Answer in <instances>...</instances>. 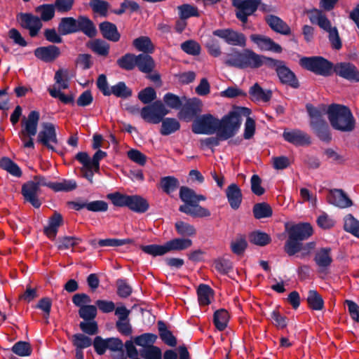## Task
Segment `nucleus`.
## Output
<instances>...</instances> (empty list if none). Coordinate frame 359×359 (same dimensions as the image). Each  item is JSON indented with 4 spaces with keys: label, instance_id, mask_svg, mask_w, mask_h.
<instances>
[{
    "label": "nucleus",
    "instance_id": "18",
    "mask_svg": "<svg viewBox=\"0 0 359 359\" xmlns=\"http://www.w3.org/2000/svg\"><path fill=\"white\" fill-rule=\"evenodd\" d=\"M333 73L350 82L359 81V71L353 64L349 62L334 64Z\"/></svg>",
    "mask_w": 359,
    "mask_h": 359
},
{
    "label": "nucleus",
    "instance_id": "32",
    "mask_svg": "<svg viewBox=\"0 0 359 359\" xmlns=\"http://www.w3.org/2000/svg\"><path fill=\"white\" fill-rule=\"evenodd\" d=\"M250 99L254 102H269L272 97L271 90H264L258 83H255L249 89Z\"/></svg>",
    "mask_w": 359,
    "mask_h": 359
},
{
    "label": "nucleus",
    "instance_id": "4",
    "mask_svg": "<svg viewBox=\"0 0 359 359\" xmlns=\"http://www.w3.org/2000/svg\"><path fill=\"white\" fill-rule=\"evenodd\" d=\"M229 67L238 69H258L265 65L269 68L278 69L284 61L259 55L250 49H245L243 52L236 51L231 57L224 62Z\"/></svg>",
    "mask_w": 359,
    "mask_h": 359
},
{
    "label": "nucleus",
    "instance_id": "11",
    "mask_svg": "<svg viewBox=\"0 0 359 359\" xmlns=\"http://www.w3.org/2000/svg\"><path fill=\"white\" fill-rule=\"evenodd\" d=\"M40 114L38 111H31L27 118L24 117L22 121V129L19 132V137L25 148L34 149L32 137L37 133L38 123Z\"/></svg>",
    "mask_w": 359,
    "mask_h": 359
},
{
    "label": "nucleus",
    "instance_id": "50",
    "mask_svg": "<svg viewBox=\"0 0 359 359\" xmlns=\"http://www.w3.org/2000/svg\"><path fill=\"white\" fill-rule=\"evenodd\" d=\"M344 229L346 232L359 238V221L351 214H348L344 217Z\"/></svg>",
    "mask_w": 359,
    "mask_h": 359
},
{
    "label": "nucleus",
    "instance_id": "63",
    "mask_svg": "<svg viewBox=\"0 0 359 359\" xmlns=\"http://www.w3.org/2000/svg\"><path fill=\"white\" fill-rule=\"evenodd\" d=\"M97 309L95 305H87L79 309V316L83 321L93 320L97 316Z\"/></svg>",
    "mask_w": 359,
    "mask_h": 359
},
{
    "label": "nucleus",
    "instance_id": "16",
    "mask_svg": "<svg viewBox=\"0 0 359 359\" xmlns=\"http://www.w3.org/2000/svg\"><path fill=\"white\" fill-rule=\"evenodd\" d=\"M16 19L21 27L29 30L31 37L37 36L43 27L41 19L30 13H20L17 15Z\"/></svg>",
    "mask_w": 359,
    "mask_h": 359
},
{
    "label": "nucleus",
    "instance_id": "5",
    "mask_svg": "<svg viewBox=\"0 0 359 359\" xmlns=\"http://www.w3.org/2000/svg\"><path fill=\"white\" fill-rule=\"evenodd\" d=\"M251 110L245 107H236L220 120L218 119L219 137L226 140L235 136L242 123V116L250 115Z\"/></svg>",
    "mask_w": 359,
    "mask_h": 359
},
{
    "label": "nucleus",
    "instance_id": "23",
    "mask_svg": "<svg viewBox=\"0 0 359 359\" xmlns=\"http://www.w3.org/2000/svg\"><path fill=\"white\" fill-rule=\"evenodd\" d=\"M83 32L89 38L97 35V29L93 22L86 15H79L76 18L75 33Z\"/></svg>",
    "mask_w": 359,
    "mask_h": 359
},
{
    "label": "nucleus",
    "instance_id": "29",
    "mask_svg": "<svg viewBox=\"0 0 359 359\" xmlns=\"http://www.w3.org/2000/svg\"><path fill=\"white\" fill-rule=\"evenodd\" d=\"M48 226L43 229L44 234L50 239H55L58 232L59 227L63 224L62 215L55 212L48 219Z\"/></svg>",
    "mask_w": 359,
    "mask_h": 359
},
{
    "label": "nucleus",
    "instance_id": "48",
    "mask_svg": "<svg viewBox=\"0 0 359 359\" xmlns=\"http://www.w3.org/2000/svg\"><path fill=\"white\" fill-rule=\"evenodd\" d=\"M161 188L167 194H170L175 191L180 185L179 180L173 176H166L161 178Z\"/></svg>",
    "mask_w": 359,
    "mask_h": 359
},
{
    "label": "nucleus",
    "instance_id": "35",
    "mask_svg": "<svg viewBox=\"0 0 359 359\" xmlns=\"http://www.w3.org/2000/svg\"><path fill=\"white\" fill-rule=\"evenodd\" d=\"M157 326L161 339L169 346H176L177 344V338L173 335L172 332L168 329L166 323L163 320H158Z\"/></svg>",
    "mask_w": 359,
    "mask_h": 359
},
{
    "label": "nucleus",
    "instance_id": "1",
    "mask_svg": "<svg viewBox=\"0 0 359 359\" xmlns=\"http://www.w3.org/2000/svg\"><path fill=\"white\" fill-rule=\"evenodd\" d=\"M285 232L287 233V239L284 245V251L289 256L301 252V257L304 258L310 255L316 248V243L314 241L303 243L313 233V229L310 223L299 222L291 226L286 224Z\"/></svg>",
    "mask_w": 359,
    "mask_h": 359
},
{
    "label": "nucleus",
    "instance_id": "49",
    "mask_svg": "<svg viewBox=\"0 0 359 359\" xmlns=\"http://www.w3.org/2000/svg\"><path fill=\"white\" fill-rule=\"evenodd\" d=\"M175 227L177 234L182 237H191L196 233V230L194 225L183 221L176 222Z\"/></svg>",
    "mask_w": 359,
    "mask_h": 359
},
{
    "label": "nucleus",
    "instance_id": "22",
    "mask_svg": "<svg viewBox=\"0 0 359 359\" xmlns=\"http://www.w3.org/2000/svg\"><path fill=\"white\" fill-rule=\"evenodd\" d=\"M34 55L39 60L45 62H51L55 60L60 55V48L55 45L41 46L36 48L34 51Z\"/></svg>",
    "mask_w": 359,
    "mask_h": 359
},
{
    "label": "nucleus",
    "instance_id": "15",
    "mask_svg": "<svg viewBox=\"0 0 359 359\" xmlns=\"http://www.w3.org/2000/svg\"><path fill=\"white\" fill-rule=\"evenodd\" d=\"M215 36L224 40L227 44L233 46L245 47L246 37L244 34L238 32L231 28L217 29L212 32Z\"/></svg>",
    "mask_w": 359,
    "mask_h": 359
},
{
    "label": "nucleus",
    "instance_id": "39",
    "mask_svg": "<svg viewBox=\"0 0 359 359\" xmlns=\"http://www.w3.org/2000/svg\"><path fill=\"white\" fill-rule=\"evenodd\" d=\"M87 46L93 52L101 56H107L109 53V44L100 39H95L89 41Z\"/></svg>",
    "mask_w": 359,
    "mask_h": 359
},
{
    "label": "nucleus",
    "instance_id": "6",
    "mask_svg": "<svg viewBox=\"0 0 359 359\" xmlns=\"http://www.w3.org/2000/svg\"><path fill=\"white\" fill-rule=\"evenodd\" d=\"M327 114L332 127L341 132L349 133L355 127V120L351 109L342 104H332Z\"/></svg>",
    "mask_w": 359,
    "mask_h": 359
},
{
    "label": "nucleus",
    "instance_id": "26",
    "mask_svg": "<svg viewBox=\"0 0 359 359\" xmlns=\"http://www.w3.org/2000/svg\"><path fill=\"white\" fill-rule=\"evenodd\" d=\"M265 21L273 32L285 36L291 34L290 26L278 16L267 15Z\"/></svg>",
    "mask_w": 359,
    "mask_h": 359
},
{
    "label": "nucleus",
    "instance_id": "13",
    "mask_svg": "<svg viewBox=\"0 0 359 359\" xmlns=\"http://www.w3.org/2000/svg\"><path fill=\"white\" fill-rule=\"evenodd\" d=\"M191 130L195 134L212 135L218 131V118L210 114L197 116L193 121Z\"/></svg>",
    "mask_w": 359,
    "mask_h": 359
},
{
    "label": "nucleus",
    "instance_id": "52",
    "mask_svg": "<svg viewBox=\"0 0 359 359\" xmlns=\"http://www.w3.org/2000/svg\"><path fill=\"white\" fill-rule=\"evenodd\" d=\"M82 240L76 236H62L59 237L57 241V248L58 250H63L69 249L79 245Z\"/></svg>",
    "mask_w": 359,
    "mask_h": 359
},
{
    "label": "nucleus",
    "instance_id": "45",
    "mask_svg": "<svg viewBox=\"0 0 359 359\" xmlns=\"http://www.w3.org/2000/svg\"><path fill=\"white\" fill-rule=\"evenodd\" d=\"M252 212L255 218L257 219L270 217L273 215L271 207L265 202L255 204Z\"/></svg>",
    "mask_w": 359,
    "mask_h": 359
},
{
    "label": "nucleus",
    "instance_id": "33",
    "mask_svg": "<svg viewBox=\"0 0 359 359\" xmlns=\"http://www.w3.org/2000/svg\"><path fill=\"white\" fill-rule=\"evenodd\" d=\"M128 208L137 213H144L149 208L147 199L140 195H130Z\"/></svg>",
    "mask_w": 359,
    "mask_h": 359
},
{
    "label": "nucleus",
    "instance_id": "55",
    "mask_svg": "<svg viewBox=\"0 0 359 359\" xmlns=\"http://www.w3.org/2000/svg\"><path fill=\"white\" fill-rule=\"evenodd\" d=\"M140 354L144 359H162L161 349L154 345L140 349Z\"/></svg>",
    "mask_w": 359,
    "mask_h": 359
},
{
    "label": "nucleus",
    "instance_id": "28",
    "mask_svg": "<svg viewBox=\"0 0 359 359\" xmlns=\"http://www.w3.org/2000/svg\"><path fill=\"white\" fill-rule=\"evenodd\" d=\"M276 69V74L280 79V81L283 83L290 86L293 88H298L299 87V83L294 73L285 65V62L278 67Z\"/></svg>",
    "mask_w": 359,
    "mask_h": 359
},
{
    "label": "nucleus",
    "instance_id": "24",
    "mask_svg": "<svg viewBox=\"0 0 359 359\" xmlns=\"http://www.w3.org/2000/svg\"><path fill=\"white\" fill-rule=\"evenodd\" d=\"M329 203L340 208H346L352 205V201L342 189L331 190L327 195Z\"/></svg>",
    "mask_w": 359,
    "mask_h": 359
},
{
    "label": "nucleus",
    "instance_id": "9",
    "mask_svg": "<svg viewBox=\"0 0 359 359\" xmlns=\"http://www.w3.org/2000/svg\"><path fill=\"white\" fill-rule=\"evenodd\" d=\"M192 245L189 238H176L171 239L163 245L151 244L141 245L140 249L145 253L153 257L163 256L171 251L184 250Z\"/></svg>",
    "mask_w": 359,
    "mask_h": 359
},
{
    "label": "nucleus",
    "instance_id": "34",
    "mask_svg": "<svg viewBox=\"0 0 359 359\" xmlns=\"http://www.w3.org/2000/svg\"><path fill=\"white\" fill-rule=\"evenodd\" d=\"M136 64L138 69L146 74L151 73L155 68V62L149 53H140L137 55Z\"/></svg>",
    "mask_w": 359,
    "mask_h": 359
},
{
    "label": "nucleus",
    "instance_id": "2",
    "mask_svg": "<svg viewBox=\"0 0 359 359\" xmlns=\"http://www.w3.org/2000/svg\"><path fill=\"white\" fill-rule=\"evenodd\" d=\"M47 187L55 192H69L76 189L77 184L74 180H62V182H52L43 175H35L34 180L28 181L22 186L21 193L25 201L29 202L35 208H39L41 201L37 194L40 187Z\"/></svg>",
    "mask_w": 359,
    "mask_h": 359
},
{
    "label": "nucleus",
    "instance_id": "31",
    "mask_svg": "<svg viewBox=\"0 0 359 359\" xmlns=\"http://www.w3.org/2000/svg\"><path fill=\"white\" fill-rule=\"evenodd\" d=\"M100 31L102 36L111 41L117 42L121 37L115 24L104 21L99 25Z\"/></svg>",
    "mask_w": 359,
    "mask_h": 359
},
{
    "label": "nucleus",
    "instance_id": "58",
    "mask_svg": "<svg viewBox=\"0 0 359 359\" xmlns=\"http://www.w3.org/2000/svg\"><path fill=\"white\" fill-rule=\"evenodd\" d=\"M107 198L117 207H127L130 195L123 194L118 191L107 194Z\"/></svg>",
    "mask_w": 359,
    "mask_h": 359
},
{
    "label": "nucleus",
    "instance_id": "43",
    "mask_svg": "<svg viewBox=\"0 0 359 359\" xmlns=\"http://www.w3.org/2000/svg\"><path fill=\"white\" fill-rule=\"evenodd\" d=\"M136 58V55L128 53L116 60V65L123 70L132 71L137 66Z\"/></svg>",
    "mask_w": 359,
    "mask_h": 359
},
{
    "label": "nucleus",
    "instance_id": "8",
    "mask_svg": "<svg viewBox=\"0 0 359 359\" xmlns=\"http://www.w3.org/2000/svg\"><path fill=\"white\" fill-rule=\"evenodd\" d=\"M179 196L181 201L184 202V204L179 207L180 212L194 218H203L210 216L211 212L208 209L200 205H196V191L194 189L182 186L180 189Z\"/></svg>",
    "mask_w": 359,
    "mask_h": 359
},
{
    "label": "nucleus",
    "instance_id": "10",
    "mask_svg": "<svg viewBox=\"0 0 359 359\" xmlns=\"http://www.w3.org/2000/svg\"><path fill=\"white\" fill-rule=\"evenodd\" d=\"M299 65L302 68L324 77L333 74L334 64L322 56L303 57L299 60Z\"/></svg>",
    "mask_w": 359,
    "mask_h": 359
},
{
    "label": "nucleus",
    "instance_id": "7",
    "mask_svg": "<svg viewBox=\"0 0 359 359\" xmlns=\"http://www.w3.org/2000/svg\"><path fill=\"white\" fill-rule=\"evenodd\" d=\"M306 109L310 118V127L318 138L323 142L329 143L332 140V134L327 122L323 118L325 109H320L313 104H306Z\"/></svg>",
    "mask_w": 359,
    "mask_h": 359
},
{
    "label": "nucleus",
    "instance_id": "14",
    "mask_svg": "<svg viewBox=\"0 0 359 359\" xmlns=\"http://www.w3.org/2000/svg\"><path fill=\"white\" fill-rule=\"evenodd\" d=\"M236 8V17L243 24L248 21V17L257 11L262 0H231Z\"/></svg>",
    "mask_w": 359,
    "mask_h": 359
},
{
    "label": "nucleus",
    "instance_id": "57",
    "mask_svg": "<svg viewBox=\"0 0 359 359\" xmlns=\"http://www.w3.org/2000/svg\"><path fill=\"white\" fill-rule=\"evenodd\" d=\"M89 6L95 13L106 17L108 14L109 3L104 0H91Z\"/></svg>",
    "mask_w": 359,
    "mask_h": 359
},
{
    "label": "nucleus",
    "instance_id": "3",
    "mask_svg": "<svg viewBox=\"0 0 359 359\" xmlns=\"http://www.w3.org/2000/svg\"><path fill=\"white\" fill-rule=\"evenodd\" d=\"M170 111L161 100H156L142 108L141 117L147 123L158 124L162 123L160 133L162 135H169L180 128V122L175 118H165Z\"/></svg>",
    "mask_w": 359,
    "mask_h": 359
},
{
    "label": "nucleus",
    "instance_id": "19",
    "mask_svg": "<svg viewBox=\"0 0 359 359\" xmlns=\"http://www.w3.org/2000/svg\"><path fill=\"white\" fill-rule=\"evenodd\" d=\"M69 206L76 211H79L86 208L88 211L93 212H104L108 210V203L102 200H97L93 201H69Z\"/></svg>",
    "mask_w": 359,
    "mask_h": 359
},
{
    "label": "nucleus",
    "instance_id": "21",
    "mask_svg": "<svg viewBox=\"0 0 359 359\" xmlns=\"http://www.w3.org/2000/svg\"><path fill=\"white\" fill-rule=\"evenodd\" d=\"M283 137L285 141L295 146H304L311 144L310 137L304 131L294 129L290 131L284 130Z\"/></svg>",
    "mask_w": 359,
    "mask_h": 359
},
{
    "label": "nucleus",
    "instance_id": "60",
    "mask_svg": "<svg viewBox=\"0 0 359 359\" xmlns=\"http://www.w3.org/2000/svg\"><path fill=\"white\" fill-rule=\"evenodd\" d=\"M215 269L219 273L226 275L233 270V263L225 258H218L214 260Z\"/></svg>",
    "mask_w": 359,
    "mask_h": 359
},
{
    "label": "nucleus",
    "instance_id": "36",
    "mask_svg": "<svg viewBox=\"0 0 359 359\" xmlns=\"http://www.w3.org/2000/svg\"><path fill=\"white\" fill-rule=\"evenodd\" d=\"M76 18L73 17H63L60 19L57 31L60 35H69L75 34Z\"/></svg>",
    "mask_w": 359,
    "mask_h": 359
},
{
    "label": "nucleus",
    "instance_id": "30",
    "mask_svg": "<svg viewBox=\"0 0 359 359\" xmlns=\"http://www.w3.org/2000/svg\"><path fill=\"white\" fill-rule=\"evenodd\" d=\"M107 349L112 352V359H126L123 349V343L118 337L107 338Z\"/></svg>",
    "mask_w": 359,
    "mask_h": 359
},
{
    "label": "nucleus",
    "instance_id": "12",
    "mask_svg": "<svg viewBox=\"0 0 359 359\" xmlns=\"http://www.w3.org/2000/svg\"><path fill=\"white\" fill-rule=\"evenodd\" d=\"M42 130L37 135L36 141L48 150L56 152L60 156L64 155L62 151L57 150L52 144H58L55 126L50 122L42 123Z\"/></svg>",
    "mask_w": 359,
    "mask_h": 359
},
{
    "label": "nucleus",
    "instance_id": "41",
    "mask_svg": "<svg viewBox=\"0 0 359 359\" xmlns=\"http://www.w3.org/2000/svg\"><path fill=\"white\" fill-rule=\"evenodd\" d=\"M198 301L201 306H208L210 302V297L214 295V290L206 284H200L197 288Z\"/></svg>",
    "mask_w": 359,
    "mask_h": 359
},
{
    "label": "nucleus",
    "instance_id": "17",
    "mask_svg": "<svg viewBox=\"0 0 359 359\" xmlns=\"http://www.w3.org/2000/svg\"><path fill=\"white\" fill-rule=\"evenodd\" d=\"M182 99L185 102L182 103V106L180 109L179 117L188 122L201 113L202 102L200 99L196 97L187 99L185 96H183Z\"/></svg>",
    "mask_w": 359,
    "mask_h": 359
},
{
    "label": "nucleus",
    "instance_id": "40",
    "mask_svg": "<svg viewBox=\"0 0 359 359\" xmlns=\"http://www.w3.org/2000/svg\"><path fill=\"white\" fill-rule=\"evenodd\" d=\"M0 168L16 177H20L22 175V172L18 165L6 156L0 158Z\"/></svg>",
    "mask_w": 359,
    "mask_h": 359
},
{
    "label": "nucleus",
    "instance_id": "37",
    "mask_svg": "<svg viewBox=\"0 0 359 359\" xmlns=\"http://www.w3.org/2000/svg\"><path fill=\"white\" fill-rule=\"evenodd\" d=\"M230 316L228 311L224 309L217 310L213 315V323L219 331L224 330L228 325Z\"/></svg>",
    "mask_w": 359,
    "mask_h": 359
},
{
    "label": "nucleus",
    "instance_id": "27",
    "mask_svg": "<svg viewBox=\"0 0 359 359\" xmlns=\"http://www.w3.org/2000/svg\"><path fill=\"white\" fill-rule=\"evenodd\" d=\"M226 196L230 207L233 210H238L242 203L243 194L241 188L237 184L232 183L226 189Z\"/></svg>",
    "mask_w": 359,
    "mask_h": 359
},
{
    "label": "nucleus",
    "instance_id": "59",
    "mask_svg": "<svg viewBox=\"0 0 359 359\" xmlns=\"http://www.w3.org/2000/svg\"><path fill=\"white\" fill-rule=\"evenodd\" d=\"M73 345L76 348V349L81 350L88 348L92 345V339L83 334H75L72 337Z\"/></svg>",
    "mask_w": 359,
    "mask_h": 359
},
{
    "label": "nucleus",
    "instance_id": "51",
    "mask_svg": "<svg viewBox=\"0 0 359 359\" xmlns=\"http://www.w3.org/2000/svg\"><path fill=\"white\" fill-rule=\"evenodd\" d=\"M157 338L158 337L156 334L147 332L135 337L133 339L135 344L145 348L150 345H154L156 341Z\"/></svg>",
    "mask_w": 359,
    "mask_h": 359
},
{
    "label": "nucleus",
    "instance_id": "62",
    "mask_svg": "<svg viewBox=\"0 0 359 359\" xmlns=\"http://www.w3.org/2000/svg\"><path fill=\"white\" fill-rule=\"evenodd\" d=\"M137 97L142 103L150 104L156 100V92L153 87H147L138 93Z\"/></svg>",
    "mask_w": 359,
    "mask_h": 359
},
{
    "label": "nucleus",
    "instance_id": "56",
    "mask_svg": "<svg viewBox=\"0 0 359 359\" xmlns=\"http://www.w3.org/2000/svg\"><path fill=\"white\" fill-rule=\"evenodd\" d=\"M231 250L235 255L240 256L243 255L248 248V243L245 236L240 235L231 243Z\"/></svg>",
    "mask_w": 359,
    "mask_h": 359
},
{
    "label": "nucleus",
    "instance_id": "46",
    "mask_svg": "<svg viewBox=\"0 0 359 359\" xmlns=\"http://www.w3.org/2000/svg\"><path fill=\"white\" fill-rule=\"evenodd\" d=\"M55 8L53 4H44L36 8V12L40 14L41 22H48L51 20L55 13Z\"/></svg>",
    "mask_w": 359,
    "mask_h": 359
},
{
    "label": "nucleus",
    "instance_id": "64",
    "mask_svg": "<svg viewBox=\"0 0 359 359\" xmlns=\"http://www.w3.org/2000/svg\"><path fill=\"white\" fill-rule=\"evenodd\" d=\"M181 49L187 54L198 55L201 53V46L194 40H187L180 45Z\"/></svg>",
    "mask_w": 359,
    "mask_h": 359
},
{
    "label": "nucleus",
    "instance_id": "20",
    "mask_svg": "<svg viewBox=\"0 0 359 359\" xmlns=\"http://www.w3.org/2000/svg\"><path fill=\"white\" fill-rule=\"evenodd\" d=\"M250 38L262 50L272 51L276 53H280L283 51L282 47L268 36L251 34Z\"/></svg>",
    "mask_w": 359,
    "mask_h": 359
},
{
    "label": "nucleus",
    "instance_id": "44",
    "mask_svg": "<svg viewBox=\"0 0 359 359\" xmlns=\"http://www.w3.org/2000/svg\"><path fill=\"white\" fill-rule=\"evenodd\" d=\"M133 46L143 53H152L154 46L148 36H140L133 41Z\"/></svg>",
    "mask_w": 359,
    "mask_h": 359
},
{
    "label": "nucleus",
    "instance_id": "47",
    "mask_svg": "<svg viewBox=\"0 0 359 359\" xmlns=\"http://www.w3.org/2000/svg\"><path fill=\"white\" fill-rule=\"evenodd\" d=\"M249 241L251 243L258 246H265L271 243L270 236L261 231H255L250 233Z\"/></svg>",
    "mask_w": 359,
    "mask_h": 359
},
{
    "label": "nucleus",
    "instance_id": "25",
    "mask_svg": "<svg viewBox=\"0 0 359 359\" xmlns=\"http://www.w3.org/2000/svg\"><path fill=\"white\" fill-rule=\"evenodd\" d=\"M330 248H321L315 254L313 261L318 267V271L325 272L332 263Z\"/></svg>",
    "mask_w": 359,
    "mask_h": 359
},
{
    "label": "nucleus",
    "instance_id": "53",
    "mask_svg": "<svg viewBox=\"0 0 359 359\" xmlns=\"http://www.w3.org/2000/svg\"><path fill=\"white\" fill-rule=\"evenodd\" d=\"M180 18L187 20L191 17L200 15L198 8L190 4H182L177 7Z\"/></svg>",
    "mask_w": 359,
    "mask_h": 359
},
{
    "label": "nucleus",
    "instance_id": "38",
    "mask_svg": "<svg viewBox=\"0 0 359 359\" xmlns=\"http://www.w3.org/2000/svg\"><path fill=\"white\" fill-rule=\"evenodd\" d=\"M306 302L312 310L321 311L324 308V300L316 290H310L308 292Z\"/></svg>",
    "mask_w": 359,
    "mask_h": 359
},
{
    "label": "nucleus",
    "instance_id": "54",
    "mask_svg": "<svg viewBox=\"0 0 359 359\" xmlns=\"http://www.w3.org/2000/svg\"><path fill=\"white\" fill-rule=\"evenodd\" d=\"M163 100L164 105L173 109H180L182 106V102H184L182 97H180L178 95L172 93H165L163 97Z\"/></svg>",
    "mask_w": 359,
    "mask_h": 359
},
{
    "label": "nucleus",
    "instance_id": "42",
    "mask_svg": "<svg viewBox=\"0 0 359 359\" xmlns=\"http://www.w3.org/2000/svg\"><path fill=\"white\" fill-rule=\"evenodd\" d=\"M109 93L110 95H114L121 99H127L133 95L132 89L128 87L124 81H119L111 86Z\"/></svg>",
    "mask_w": 359,
    "mask_h": 359
},
{
    "label": "nucleus",
    "instance_id": "61",
    "mask_svg": "<svg viewBox=\"0 0 359 359\" xmlns=\"http://www.w3.org/2000/svg\"><path fill=\"white\" fill-rule=\"evenodd\" d=\"M12 351L21 357L29 356L32 354V347L29 342L19 341L13 346Z\"/></svg>",
    "mask_w": 359,
    "mask_h": 359
}]
</instances>
